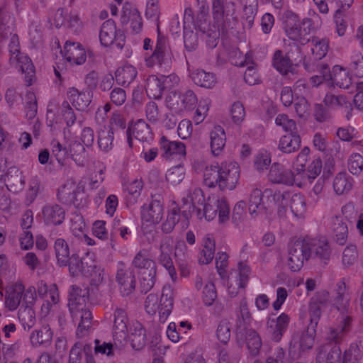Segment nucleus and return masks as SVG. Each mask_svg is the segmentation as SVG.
I'll list each match as a JSON object with an SVG mask.
<instances>
[{"label": "nucleus", "mask_w": 363, "mask_h": 363, "mask_svg": "<svg viewBox=\"0 0 363 363\" xmlns=\"http://www.w3.org/2000/svg\"><path fill=\"white\" fill-rule=\"evenodd\" d=\"M352 318L347 315H342L340 323L330 329L327 340L329 344L320 346L316 355V363H344L342 360V352L340 344L344 337L351 329Z\"/></svg>", "instance_id": "nucleus-1"}, {"label": "nucleus", "mask_w": 363, "mask_h": 363, "mask_svg": "<svg viewBox=\"0 0 363 363\" xmlns=\"http://www.w3.org/2000/svg\"><path fill=\"white\" fill-rule=\"evenodd\" d=\"M239 179L240 167L235 162L211 164L206 167L203 172L204 184L210 188L218 186L222 191L234 189Z\"/></svg>", "instance_id": "nucleus-2"}, {"label": "nucleus", "mask_w": 363, "mask_h": 363, "mask_svg": "<svg viewBox=\"0 0 363 363\" xmlns=\"http://www.w3.org/2000/svg\"><path fill=\"white\" fill-rule=\"evenodd\" d=\"M87 292L76 286H71L68 294V307L73 321L80 319L77 335L83 336L91 325L92 315L89 310L84 308Z\"/></svg>", "instance_id": "nucleus-3"}, {"label": "nucleus", "mask_w": 363, "mask_h": 363, "mask_svg": "<svg viewBox=\"0 0 363 363\" xmlns=\"http://www.w3.org/2000/svg\"><path fill=\"white\" fill-rule=\"evenodd\" d=\"M173 306V291L169 286L163 287L160 303H158V296L155 294H150L145 301L146 312L150 315H155L158 311L161 323H164L167 320Z\"/></svg>", "instance_id": "nucleus-4"}, {"label": "nucleus", "mask_w": 363, "mask_h": 363, "mask_svg": "<svg viewBox=\"0 0 363 363\" xmlns=\"http://www.w3.org/2000/svg\"><path fill=\"white\" fill-rule=\"evenodd\" d=\"M10 64L18 67L22 73L25 74V81L28 86H30L35 78V67L28 55L21 53L18 38L16 34L12 35L9 44Z\"/></svg>", "instance_id": "nucleus-5"}, {"label": "nucleus", "mask_w": 363, "mask_h": 363, "mask_svg": "<svg viewBox=\"0 0 363 363\" xmlns=\"http://www.w3.org/2000/svg\"><path fill=\"white\" fill-rule=\"evenodd\" d=\"M235 6L233 1L228 0H212L213 18L220 27L222 33L234 28L236 18L233 17Z\"/></svg>", "instance_id": "nucleus-6"}, {"label": "nucleus", "mask_w": 363, "mask_h": 363, "mask_svg": "<svg viewBox=\"0 0 363 363\" xmlns=\"http://www.w3.org/2000/svg\"><path fill=\"white\" fill-rule=\"evenodd\" d=\"M37 298L35 288L30 286L26 289L23 303L19 308L18 315L24 330H30L35 324V313L33 310Z\"/></svg>", "instance_id": "nucleus-7"}, {"label": "nucleus", "mask_w": 363, "mask_h": 363, "mask_svg": "<svg viewBox=\"0 0 363 363\" xmlns=\"http://www.w3.org/2000/svg\"><path fill=\"white\" fill-rule=\"evenodd\" d=\"M182 201L184 206L182 207V216L184 220L182 221L181 225L182 228H186L189 225V218L191 216V211H196L197 216L201 219V208L199 206H203L205 201V198L203 194V191L199 188H194L189 190V194L186 198H183Z\"/></svg>", "instance_id": "nucleus-8"}, {"label": "nucleus", "mask_w": 363, "mask_h": 363, "mask_svg": "<svg viewBox=\"0 0 363 363\" xmlns=\"http://www.w3.org/2000/svg\"><path fill=\"white\" fill-rule=\"evenodd\" d=\"M308 238L295 241L289 248L288 265L293 272L299 271L305 260L311 257Z\"/></svg>", "instance_id": "nucleus-9"}, {"label": "nucleus", "mask_w": 363, "mask_h": 363, "mask_svg": "<svg viewBox=\"0 0 363 363\" xmlns=\"http://www.w3.org/2000/svg\"><path fill=\"white\" fill-rule=\"evenodd\" d=\"M218 212L220 223H225L229 219V204L224 198L208 199L206 203L203 204V212L201 211V218L204 217L207 220H213Z\"/></svg>", "instance_id": "nucleus-10"}, {"label": "nucleus", "mask_w": 363, "mask_h": 363, "mask_svg": "<svg viewBox=\"0 0 363 363\" xmlns=\"http://www.w3.org/2000/svg\"><path fill=\"white\" fill-rule=\"evenodd\" d=\"M313 344L314 337L308 331L295 333L289 343V356L293 359H298L306 352L311 350Z\"/></svg>", "instance_id": "nucleus-11"}, {"label": "nucleus", "mask_w": 363, "mask_h": 363, "mask_svg": "<svg viewBox=\"0 0 363 363\" xmlns=\"http://www.w3.org/2000/svg\"><path fill=\"white\" fill-rule=\"evenodd\" d=\"M173 55L170 48L166 43L164 37L158 36L154 52L146 59L147 65L153 67L155 65H159L167 69L171 67L172 64Z\"/></svg>", "instance_id": "nucleus-12"}, {"label": "nucleus", "mask_w": 363, "mask_h": 363, "mask_svg": "<svg viewBox=\"0 0 363 363\" xmlns=\"http://www.w3.org/2000/svg\"><path fill=\"white\" fill-rule=\"evenodd\" d=\"M125 38L123 31L116 29L114 21L108 19L103 23L99 33V40L102 45L108 47L115 44L118 48L122 49L125 45Z\"/></svg>", "instance_id": "nucleus-13"}, {"label": "nucleus", "mask_w": 363, "mask_h": 363, "mask_svg": "<svg viewBox=\"0 0 363 363\" xmlns=\"http://www.w3.org/2000/svg\"><path fill=\"white\" fill-rule=\"evenodd\" d=\"M236 340L240 345L246 343L251 357H255L259 354L262 342L259 335L254 329L243 327L240 324L236 329Z\"/></svg>", "instance_id": "nucleus-14"}, {"label": "nucleus", "mask_w": 363, "mask_h": 363, "mask_svg": "<svg viewBox=\"0 0 363 363\" xmlns=\"http://www.w3.org/2000/svg\"><path fill=\"white\" fill-rule=\"evenodd\" d=\"M116 279L123 296H128L135 290L136 281L134 269L126 267L123 262L118 264Z\"/></svg>", "instance_id": "nucleus-15"}, {"label": "nucleus", "mask_w": 363, "mask_h": 363, "mask_svg": "<svg viewBox=\"0 0 363 363\" xmlns=\"http://www.w3.org/2000/svg\"><path fill=\"white\" fill-rule=\"evenodd\" d=\"M308 238L307 244L311 252V258L315 259L324 264H327L331 256V248L328 240L324 237Z\"/></svg>", "instance_id": "nucleus-16"}, {"label": "nucleus", "mask_w": 363, "mask_h": 363, "mask_svg": "<svg viewBox=\"0 0 363 363\" xmlns=\"http://www.w3.org/2000/svg\"><path fill=\"white\" fill-rule=\"evenodd\" d=\"M290 321L289 316L282 313L277 318H269L267 322V330L272 340L275 342L281 341L284 334L287 330Z\"/></svg>", "instance_id": "nucleus-17"}, {"label": "nucleus", "mask_w": 363, "mask_h": 363, "mask_svg": "<svg viewBox=\"0 0 363 363\" xmlns=\"http://www.w3.org/2000/svg\"><path fill=\"white\" fill-rule=\"evenodd\" d=\"M162 156L167 160H173L178 157L179 160L185 158L186 155V145L181 141H172L167 137L162 136L160 140Z\"/></svg>", "instance_id": "nucleus-18"}, {"label": "nucleus", "mask_w": 363, "mask_h": 363, "mask_svg": "<svg viewBox=\"0 0 363 363\" xmlns=\"http://www.w3.org/2000/svg\"><path fill=\"white\" fill-rule=\"evenodd\" d=\"M329 302V293L322 290L318 291L312 298L309 306L311 324L316 326L322 311L327 307Z\"/></svg>", "instance_id": "nucleus-19"}, {"label": "nucleus", "mask_w": 363, "mask_h": 363, "mask_svg": "<svg viewBox=\"0 0 363 363\" xmlns=\"http://www.w3.org/2000/svg\"><path fill=\"white\" fill-rule=\"evenodd\" d=\"M26 289L19 282H16L9 287L6 291L5 306L10 311L16 310L23 303V298Z\"/></svg>", "instance_id": "nucleus-20"}, {"label": "nucleus", "mask_w": 363, "mask_h": 363, "mask_svg": "<svg viewBox=\"0 0 363 363\" xmlns=\"http://www.w3.org/2000/svg\"><path fill=\"white\" fill-rule=\"evenodd\" d=\"M269 180L274 184H282L287 186L293 185L294 174L293 172L284 165L274 163L268 174Z\"/></svg>", "instance_id": "nucleus-21"}, {"label": "nucleus", "mask_w": 363, "mask_h": 363, "mask_svg": "<svg viewBox=\"0 0 363 363\" xmlns=\"http://www.w3.org/2000/svg\"><path fill=\"white\" fill-rule=\"evenodd\" d=\"M163 214V206L157 199H153L149 204H144L141 208V218L145 222L157 224L161 221Z\"/></svg>", "instance_id": "nucleus-22"}, {"label": "nucleus", "mask_w": 363, "mask_h": 363, "mask_svg": "<svg viewBox=\"0 0 363 363\" xmlns=\"http://www.w3.org/2000/svg\"><path fill=\"white\" fill-rule=\"evenodd\" d=\"M62 54L67 62L79 65H82L86 58L84 49L78 43L67 41L62 50Z\"/></svg>", "instance_id": "nucleus-23"}, {"label": "nucleus", "mask_w": 363, "mask_h": 363, "mask_svg": "<svg viewBox=\"0 0 363 363\" xmlns=\"http://www.w3.org/2000/svg\"><path fill=\"white\" fill-rule=\"evenodd\" d=\"M43 222L47 225H57L65 218L64 208L57 204H48L42 209Z\"/></svg>", "instance_id": "nucleus-24"}, {"label": "nucleus", "mask_w": 363, "mask_h": 363, "mask_svg": "<svg viewBox=\"0 0 363 363\" xmlns=\"http://www.w3.org/2000/svg\"><path fill=\"white\" fill-rule=\"evenodd\" d=\"M92 91L84 90L79 91L74 87L69 88L67 91V97L72 106L78 111H84L91 101Z\"/></svg>", "instance_id": "nucleus-25"}, {"label": "nucleus", "mask_w": 363, "mask_h": 363, "mask_svg": "<svg viewBox=\"0 0 363 363\" xmlns=\"http://www.w3.org/2000/svg\"><path fill=\"white\" fill-rule=\"evenodd\" d=\"M82 189L83 186L80 183L77 186L72 183L65 184L58 191V199L65 203L73 204L75 207H79L81 201L78 199L77 196Z\"/></svg>", "instance_id": "nucleus-26"}, {"label": "nucleus", "mask_w": 363, "mask_h": 363, "mask_svg": "<svg viewBox=\"0 0 363 363\" xmlns=\"http://www.w3.org/2000/svg\"><path fill=\"white\" fill-rule=\"evenodd\" d=\"M128 333L132 347L136 350L143 348L146 344V335L142 324L138 321L133 322L128 328Z\"/></svg>", "instance_id": "nucleus-27"}, {"label": "nucleus", "mask_w": 363, "mask_h": 363, "mask_svg": "<svg viewBox=\"0 0 363 363\" xmlns=\"http://www.w3.org/2000/svg\"><path fill=\"white\" fill-rule=\"evenodd\" d=\"M53 333L49 325H43L32 331L30 341L33 347H47L51 344Z\"/></svg>", "instance_id": "nucleus-28"}, {"label": "nucleus", "mask_w": 363, "mask_h": 363, "mask_svg": "<svg viewBox=\"0 0 363 363\" xmlns=\"http://www.w3.org/2000/svg\"><path fill=\"white\" fill-rule=\"evenodd\" d=\"M132 266L140 272H151L157 270L155 262L150 257L149 250L141 249L132 260Z\"/></svg>", "instance_id": "nucleus-29"}, {"label": "nucleus", "mask_w": 363, "mask_h": 363, "mask_svg": "<svg viewBox=\"0 0 363 363\" xmlns=\"http://www.w3.org/2000/svg\"><path fill=\"white\" fill-rule=\"evenodd\" d=\"M301 143V137L296 132L289 133L281 137L278 148L284 153L290 154L299 149Z\"/></svg>", "instance_id": "nucleus-30"}, {"label": "nucleus", "mask_w": 363, "mask_h": 363, "mask_svg": "<svg viewBox=\"0 0 363 363\" xmlns=\"http://www.w3.org/2000/svg\"><path fill=\"white\" fill-rule=\"evenodd\" d=\"M138 72L133 66L125 65L118 67L115 72V79L118 84L128 86L136 78Z\"/></svg>", "instance_id": "nucleus-31"}, {"label": "nucleus", "mask_w": 363, "mask_h": 363, "mask_svg": "<svg viewBox=\"0 0 363 363\" xmlns=\"http://www.w3.org/2000/svg\"><path fill=\"white\" fill-rule=\"evenodd\" d=\"M331 228L335 242L340 245H345L347 239L348 228L342 218L340 216L333 217Z\"/></svg>", "instance_id": "nucleus-32"}, {"label": "nucleus", "mask_w": 363, "mask_h": 363, "mask_svg": "<svg viewBox=\"0 0 363 363\" xmlns=\"http://www.w3.org/2000/svg\"><path fill=\"white\" fill-rule=\"evenodd\" d=\"M129 132L140 141H150L153 138V134L150 125L142 119L138 120L133 125L128 126Z\"/></svg>", "instance_id": "nucleus-33"}, {"label": "nucleus", "mask_w": 363, "mask_h": 363, "mask_svg": "<svg viewBox=\"0 0 363 363\" xmlns=\"http://www.w3.org/2000/svg\"><path fill=\"white\" fill-rule=\"evenodd\" d=\"M212 153L218 156L222 152L225 144V133L220 125H216L210 133Z\"/></svg>", "instance_id": "nucleus-34"}, {"label": "nucleus", "mask_w": 363, "mask_h": 363, "mask_svg": "<svg viewBox=\"0 0 363 363\" xmlns=\"http://www.w3.org/2000/svg\"><path fill=\"white\" fill-rule=\"evenodd\" d=\"M273 67L282 75H286L293 69V62L287 54L281 50H276L272 57Z\"/></svg>", "instance_id": "nucleus-35"}, {"label": "nucleus", "mask_w": 363, "mask_h": 363, "mask_svg": "<svg viewBox=\"0 0 363 363\" xmlns=\"http://www.w3.org/2000/svg\"><path fill=\"white\" fill-rule=\"evenodd\" d=\"M363 356V337H359L351 343L348 350H345L343 356L344 363H357Z\"/></svg>", "instance_id": "nucleus-36"}, {"label": "nucleus", "mask_w": 363, "mask_h": 363, "mask_svg": "<svg viewBox=\"0 0 363 363\" xmlns=\"http://www.w3.org/2000/svg\"><path fill=\"white\" fill-rule=\"evenodd\" d=\"M15 18L9 12L0 9V41L13 34Z\"/></svg>", "instance_id": "nucleus-37"}, {"label": "nucleus", "mask_w": 363, "mask_h": 363, "mask_svg": "<svg viewBox=\"0 0 363 363\" xmlns=\"http://www.w3.org/2000/svg\"><path fill=\"white\" fill-rule=\"evenodd\" d=\"M350 72L340 65H335L332 69L333 84L342 89H348L352 84V77Z\"/></svg>", "instance_id": "nucleus-38"}, {"label": "nucleus", "mask_w": 363, "mask_h": 363, "mask_svg": "<svg viewBox=\"0 0 363 363\" xmlns=\"http://www.w3.org/2000/svg\"><path fill=\"white\" fill-rule=\"evenodd\" d=\"M266 195L259 189H255L250 194L248 200V209L252 216L265 212V206L262 202V197Z\"/></svg>", "instance_id": "nucleus-39"}, {"label": "nucleus", "mask_w": 363, "mask_h": 363, "mask_svg": "<svg viewBox=\"0 0 363 363\" xmlns=\"http://www.w3.org/2000/svg\"><path fill=\"white\" fill-rule=\"evenodd\" d=\"M191 79L197 86L211 89L216 83V78L213 73L207 72L203 69H196L191 74Z\"/></svg>", "instance_id": "nucleus-40"}, {"label": "nucleus", "mask_w": 363, "mask_h": 363, "mask_svg": "<svg viewBox=\"0 0 363 363\" xmlns=\"http://www.w3.org/2000/svg\"><path fill=\"white\" fill-rule=\"evenodd\" d=\"M267 196H272L274 202L278 206V213L283 216L291 198V193L288 191H277L272 192L270 189H266L264 192Z\"/></svg>", "instance_id": "nucleus-41"}, {"label": "nucleus", "mask_w": 363, "mask_h": 363, "mask_svg": "<svg viewBox=\"0 0 363 363\" xmlns=\"http://www.w3.org/2000/svg\"><path fill=\"white\" fill-rule=\"evenodd\" d=\"M57 263L60 267H66L69 257V249L67 242L64 239H57L54 245Z\"/></svg>", "instance_id": "nucleus-42"}, {"label": "nucleus", "mask_w": 363, "mask_h": 363, "mask_svg": "<svg viewBox=\"0 0 363 363\" xmlns=\"http://www.w3.org/2000/svg\"><path fill=\"white\" fill-rule=\"evenodd\" d=\"M145 91L150 98L160 99L163 94V89L159 75H150L146 79Z\"/></svg>", "instance_id": "nucleus-43"}, {"label": "nucleus", "mask_w": 363, "mask_h": 363, "mask_svg": "<svg viewBox=\"0 0 363 363\" xmlns=\"http://www.w3.org/2000/svg\"><path fill=\"white\" fill-rule=\"evenodd\" d=\"M67 266L69 267V272L72 277L79 274L84 276L89 274L88 263L82 259L77 254L71 255Z\"/></svg>", "instance_id": "nucleus-44"}, {"label": "nucleus", "mask_w": 363, "mask_h": 363, "mask_svg": "<svg viewBox=\"0 0 363 363\" xmlns=\"http://www.w3.org/2000/svg\"><path fill=\"white\" fill-rule=\"evenodd\" d=\"M128 321L126 311L123 308H117L113 313V333H123L125 336L128 332Z\"/></svg>", "instance_id": "nucleus-45"}, {"label": "nucleus", "mask_w": 363, "mask_h": 363, "mask_svg": "<svg viewBox=\"0 0 363 363\" xmlns=\"http://www.w3.org/2000/svg\"><path fill=\"white\" fill-rule=\"evenodd\" d=\"M167 249V247H165L163 244H160V255L158 257V262L168 272L172 281H175L177 279L176 269L173 264V262L169 254V250H166Z\"/></svg>", "instance_id": "nucleus-46"}, {"label": "nucleus", "mask_w": 363, "mask_h": 363, "mask_svg": "<svg viewBox=\"0 0 363 363\" xmlns=\"http://www.w3.org/2000/svg\"><path fill=\"white\" fill-rule=\"evenodd\" d=\"M310 42H311L312 44L311 50L314 60H322L327 55L328 51V40L326 38L320 39L318 37H313Z\"/></svg>", "instance_id": "nucleus-47"}, {"label": "nucleus", "mask_w": 363, "mask_h": 363, "mask_svg": "<svg viewBox=\"0 0 363 363\" xmlns=\"http://www.w3.org/2000/svg\"><path fill=\"white\" fill-rule=\"evenodd\" d=\"M183 99L181 91H172L166 97L167 107L177 114H181L185 111Z\"/></svg>", "instance_id": "nucleus-48"}, {"label": "nucleus", "mask_w": 363, "mask_h": 363, "mask_svg": "<svg viewBox=\"0 0 363 363\" xmlns=\"http://www.w3.org/2000/svg\"><path fill=\"white\" fill-rule=\"evenodd\" d=\"M114 134L112 130L107 129L106 127L101 129L98 132V146L99 149L105 152H108L113 147Z\"/></svg>", "instance_id": "nucleus-49"}, {"label": "nucleus", "mask_w": 363, "mask_h": 363, "mask_svg": "<svg viewBox=\"0 0 363 363\" xmlns=\"http://www.w3.org/2000/svg\"><path fill=\"white\" fill-rule=\"evenodd\" d=\"M352 179L344 173H339L333 181V189L338 195L346 194L352 189Z\"/></svg>", "instance_id": "nucleus-50"}, {"label": "nucleus", "mask_w": 363, "mask_h": 363, "mask_svg": "<svg viewBox=\"0 0 363 363\" xmlns=\"http://www.w3.org/2000/svg\"><path fill=\"white\" fill-rule=\"evenodd\" d=\"M289 206L294 216L296 217L303 216L306 211V203L304 196L301 194L291 195Z\"/></svg>", "instance_id": "nucleus-51"}, {"label": "nucleus", "mask_w": 363, "mask_h": 363, "mask_svg": "<svg viewBox=\"0 0 363 363\" xmlns=\"http://www.w3.org/2000/svg\"><path fill=\"white\" fill-rule=\"evenodd\" d=\"M347 69L352 75L357 77H363V55L359 52L352 53Z\"/></svg>", "instance_id": "nucleus-52"}, {"label": "nucleus", "mask_w": 363, "mask_h": 363, "mask_svg": "<svg viewBox=\"0 0 363 363\" xmlns=\"http://www.w3.org/2000/svg\"><path fill=\"white\" fill-rule=\"evenodd\" d=\"M182 208L174 207L172 209L171 212L168 213L167 220L162 225V230L164 233H170L174 228L177 223H179L180 219V214H182Z\"/></svg>", "instance_id": "nucleus-53"}, {"label": "nucleus", "mask_w": 363, "mask_h": 363, "mask_svg": "<svg viewBox=\"0 0 363 363\" xmlns=\"http://www.w3.org/2000/svg\"><path fill=\"white\" fill-rule=\"evenodd\" d=\"M215 253V242L211 238H207L203 241V249L200 253L199 262L207 264L212 261Z\"/></svg>", "instance_id": "nucleus-54"}, {"label": "nucleus", "mask_w": 363, "mask_h": 363, "mask_svg": "<svg viewBox=\"0 0 363 363\" xmlns=\"http://www.w3.org/2000/svg\"><path fill=\"white\" fill-rule=\"evenodd\" d=\"M140 272L141 274L140 279V291L143 294H147L155 284L157 270Z\"/></svg>", "instance_id": "nucleus-55"}, {"label": "nucleus", "mask_w": 363, "mask_h": 363, "mask_svg": "<svg viewBox=\"0 0 363 363\" xmlns=\"http://www.w3.org/2000/svg\"><path fill=\"white\" fill-rule=\"evenodd\" d=\"M184 176L185 169L184 166L178 164L168 169L166 173V179L168 183L175 186L184 179Z\"/></svg>", "instance_id": "nucleus-56"}, {"label": "nucleus", "mask_w": 363, "mask_h": 363, "mask_svg": "<svg viewBox=\"0 0 363 363\" xmlns=\"http://www.w3.org/2000/svg\"><path fill=\"white\" fill-rule=\"evenodd\" d=\"M69 152L72 159L79 164H82L85 158L84 145L79 141L74 140L69 145Z\"/></svg>", "instance_id": "nucleus-57"}, {"label": "nucleus", "mask_w": 363, "mask_h": 363, "mask_svg": "<svg viewBox=\"0 0 363 363\" xmlns=\"http://www.w3.org/2000/svg\"><path fill=\"white\" fill-rule=\"evenodd\" d=\"M286 35L289 39L292 40L294 43L297 42L301 45H306L310 42V37H306V34L302 33V30L297 26H291L286 29Z\"/></svg>", "instance_id": "nucleus-58"}, {"label": "nucleus", "mask_w": 363, "mask_h": 363, "mask_svg": "<svg viewBox=\"0 0 363 363\" xmlns=\"http://www.w3.org/2000/svg\"><path fill=\"white\" fill-rule=\"evenodd\" d=\"M323 102L328 109H335L345 105L347 104V100L346 97L342 95H335L328 93L325 96Z\"/></svg>", "instance_id": "nucleus-59"}, {"label": "nucleus", "mask_w": 363, "mask_h": 363, "mask_svg": "<svg viewBox=\"0 0 363 363\" xmlns=\"http://www.w3.org/2000/svg\"><path fill=\"white\" fill-rule=\"evenodd\" d=\"M230 323L226 320L220 321L216 330L218 340L223 345H226L230 338Z\"/></svg>", "instance_id": "nucleus-60"}, {"label": "nucleus", "mask_w": 363, "mask_h": 363, "mask_svg": "<svg viewBox=\"0 0 363 363\" xmlns=\"http://www.w3.org/2000/svg\"><path fill=\"white\" fill-rule=\"evenodd\" d=\"M348 169L354 175H359L363 170V157L359 153L352 154L348 160Z\"/></svg>", "instance_id": "nucleus-61"}, {"label": "nucleus", "mask_w": 363, "mask_h": 363, "mask_svg": "<svg viewBox=\"0 0 363 363\" xmlns=\"http://www.w3.org/2000/svg\"><path fill=\"white\" fill-rule=\"evenodd\" d=\"M94 344V350L96 354H106L108 357H113L114 356V345L112 343L96 339Z\"/></svg>", "instance_id": "nucleus-62"}, {"label": "nucleus", "mask_w": 363, "mask_h": 363, "mask_svg": "<svg viewBox=\"0 0 363 363\" xmlns=\"http://www.w3.org/2000/svg\"><path fill=\"white\" fill-rule=\"evenodd\" d=\"M184 43L186 50L189 52L194 50L198 45L197 34L185 27L184 28Z\"/></svg>", "instance_id": "nucleus-63"}, {"label": "nucleus", "mask_w": 363, "mask_h": 363, "mask_svg": "<svg viewBox=\"0 0 363 363\" xmlns=\"http://www.w3.org/2000/svg\"><path fill=\"white\" fill-rule=\"evenodd\" d=\"M238 320L236 323V329L241 324L243 327H246V323L250 320V313L247 307V301L243 298L240 302L239 310L237 313Z\"/></svg>", "instance_id": "nucleus-64"}]
</instances>
